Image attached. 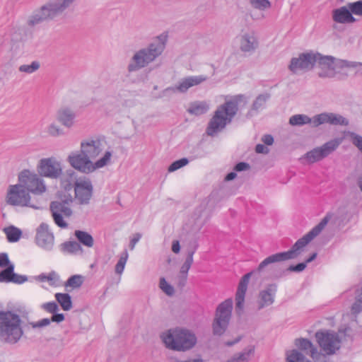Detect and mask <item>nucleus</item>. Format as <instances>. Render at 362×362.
I'll return each mask as SVG.
<instances>
[{"instance_id":"nucleus-1","label":"nucleus","mask_w":362,"mask_h":362,"mask_svg":"<svg viewBox=\"0 0 362 362\" xmlns=\"http://www.w3.org/2000/svg\"><path fill=\"white\" fill-rule=\"evenodd\" d=\"M330 218L331 215L327 214L317 226L311 229L310 231L298 239L289 250L276 253L267 257L259 264L256 271L245 274L239 282L235 294L236 311L241 312L243 309L245 296L247 291V285L253 272H261L270 264L292 259L297 257L300 255L303 248L322 232Z\"/></svg>"},{"instance_id":"nucleus-2","label":"nucleus","mask_w":362,"mask_h":362,"mask_svg":"<svg viewBox=\"0 0 362 362\" xmlns=\"http://www.w3.org/2000/svg\"><path fill=\"white\" fill-rule=\"evenodd\" d=\"M103 146L99 139H86L81 141L80 151H72L67 157V162L75 170L89 174L103 168L110 160L112 153L105 151L104 156L93 162L103 151Z\"/></svg>"},{"instance_id":"nucleus-3","label":"nucleus","mask_w":362,"mask_h":362,"mask_svg":"<svg viewBox=\"0 0 362 362\" xmlns=\"http://www.w3.org/2000/svg\"><path fill=\"white\" fill-rule=\"evenodd\" d=\"M242 103L243 105L247 104V97L243 94H238L231 96L229 100L219 105L208 123L206 129L207 135L214 136L230 124L238 112V105Z\"/></svg>"},{"instance_id":"nucleus-4","label":"nucleus","mask_w":362,"mask_h":362,"mask_svg":"<svg viewBox=\"0 0 362 362\" xmlns=\"http://www.w3.org/2000/svg\"><path fill=\"white\" fill-rule=\"evenodd\" d=\"M166 37L160 35L156 40L151 42L147 47L136 51L127 66L128 72L137 71L153 62L163 52Z\"/></svg>"},{"instance_id":"nucleus-5","label":"nucleus","mask_w":362,"mask_h":362,"mask_svg":"<svg viewBox=\"0 0 362 362\" xmlns=\"http://www.w3.org/2000/svg\"><path fill=\"white\" fill-rule=\"evenodd\" d=\"M75 0H49L29 16L27 24L35 27L45 21H49L62 13Z\"/></svg>"},{"instance_id":"nucleus-6","label":"nucleus","mask_w":362,"mask_h":362,"mask_svg":"<svg viewBox=\"0 0 362 362\" xmlns=\"http://www.w3.org/2000/svg\"><path fill=\"white\" fill-rule=\"evenodd\" d=\"M21 320L18 314L0 310V342L17 343L23 335Z\"/></svg>"},{"instance_id":"nucleus-7","label":"nucleus","mask_w":362,"mask_h":362,"mask_svg":"<svg viewBox=\"0 0 362 362\" xmlns=\"http://www.w3.org/2000/svg\"><path fill=\"white\" fill-rule=\"evenodd\" d=\"M160 337L165 346L175 351H185L191 349L197 343V337L194 333L181 328L169 329Z\"/></svg>"},{"instance_id":"nucleus-8","label":"nucleus","mask_w":362,"mask_h":362,"mask_svg":"<svg viewBox=\"0 0 362 362\" xmlns=\"http://www.w3.org/2000/svg\"><path fill=\"white\" fill-rule=\"evenodd\" d=\"M73 198L69 194H64L59 200L52 201L49 204V209L55 224L62 228L68 227V223L64 218H70L73 214L70 207Z\"/></svg>"},{"instance_id":"nucleus-9","label":"nucleus","mask_w":362,"mask_h":362,"mask_svg":"<svg viewBox=\"0 0 362 362\" xmlns=\"http://www.w3.org/2000/svg\"><path fill=\"white\" fill-rule=\"evenodd\" d=\"M232 309L233 301L230 298L218 305L212 323L214 335L221 336L226 331L230 320Z\"/></svg>"},{"instance_id":"nucleus-10","label":"nucleus","mask_w":362,"mask_h":362,"mask_svg":"<svg viewBox=\"0 0 362 362\" xmlns=\"http://www.w3.org/2000/svg\"><path fill=\"white\" fill-rule=\"evenodd\" d=\"M6 201L11 206H29L35 209L40 208L36 203L32 202L30 193L19 183L8 187Z\"/></svg>"},{"instance_id":"nucleus-11","label":"nucleus","mask_w":362,"mask_h":362,"mask_svg":"<svg viewBox=\"0 0 362 362\" xmlns=\"http://www.w3.org/2000/svg\"><path fill=\"white\" fill-rule=\"evenodd\" d=\"M18 183L29 193L40 195L46 191V186L42 178L29 170H24L18 175Z\"/></svg>"},{"instance_id":"nucleus-12","label":"nucleus","mask_w":362,"mask_h":362,"mask_svg":"<svg viewBox=\"0 0 362 362\" xmlns=\"http://www.w3.org/2000/svg\"><path fill=\"white\" fill-rule=\"evenodd\" d=\"M317 341L326 354L331 355L340 348L341 339L337 333L325 330L318 331L315 333Z\"/></svg>"},{"instance_id":"nucleus-13","label":"nucleus","mask_w":362,"mask_h":362,"mask_svg":"<svg viewBox=\"0 0 362 362\" xmlns=\"http://www.w3.org/2000/svg\"><path fill=\"white\" fill-rule=\"evenodd\" d=\"M340 141L337 139L330 140L320 147H316L305 154V158L310 163H314L327 157L339 146Z\"/></svg>"},{"instance_id":"nucleus-14","label":"nucleus","mask_w":362,"mask_h":362,"mask_svg":"<svg viewBox=\"0 0 362 362\" xmlns=\"http://www.w3.org/2000/svg\"><path fill=\"white\" fill-rule=\"evenodd\" d=\"M315 66L314 52L300 53L298 57H293L288 65V69L294 74L299 71H308Z\"/></svg>"},{"instance_id":"nucleus-15","label":"nucleus","mask_w":362,"mask_h":362,"mask_svg":"<svg viewBox=\"0 0 362 362\" xmlns=\"http://www.w3.org/2000/svg\"><path fill=\"white\" fill-rule=\"evenodd\" d=\"M37 171L41 176L52 179H57L62 174L61 163L53 157L41 159Z\"/></svg>"},{"instance_id":"nucleus-16","label":"nucleus","mask_w":362,"mask_h":362,"mask_svg":"<svg viewBox=\"0 0 362 362\" xmlns=\"http://www.w3.org/2000/svg\"><path fill=\"white\" fill-rule=\"evenodd\" d=\"M315 65L317 64L320 69L318 76L320 78H333L334 72V57L332 56H323L321 54L314 53Z\"/></svg>"},{"instance_id":"nucleus-17","label":"nucleus","mask_w":362,"mask_h":362,"mask_svg":"<svg viewBox=\"0 0 362 362\" xmlns=\"http://www.w3.org/2000/svg\"><path fill=\"white\" fill-rule=\"evenodd\" d=\"M207 77L203 75L188 76L181 79L176 86L166 88L165 90H163V93H185L191 87L197 86L205 81Z\"/></svg>"},{"instance_id":"nucleus-18","label":"nucleus","mask_w":362,"mask_h":362,"mask_svg":"<svg viewBox=\"0 0 362 362\" xmlns=\"http://www.w3.org/2000/svg\"><path fill=\"white\" fill-rule=\"evenodd\" d=\"M75 199L80 204H87L92 197L93 185L90 180L76 181L74 185Z\"/></svg>"},{"instance_id":"nucleus-19","label":"nucleus","mask_w":362,"mask_h":362,"mask_svg":"<svg viewBox=\"0 0 362 362\" xmlns=\"http://www.w3.org/2000/svg\"><path fill=\"white\" fill-rule=\"evenodd\" d=\"M324 124L331 125L348 126L349 120L342 115L333 112H322L315 115L314 127Z\"/></svg>"},{"instance_id":"nucleus-20","label":"nucleus","mask_w":362,"mask_h":362,"mask_svg":"<svg viewBox=\"0 0 362 362\" xmlns=\"http://www.w3.org/2000/svg\"><path fill=\"white\" fill-rule=\"evenodd\" d=\"M54 235L49 230V226L45 223H42L37 229L35 241L38 246L42 248L50 250L54 245Z\"/></svg>"},{"instance_id":"nucleus-21","label":"nucleus","mask_w":362,"mask_h":362,"mask_svg":"<svg viewBox=\"0 0 362 362\" xmlns=\"http://www.w3.org/2000/svg\"><path fill=\"white\" fill-rule=\"evenodd\" d=\"M277 291V285L271 284L261 291L259 293V300L257 301V310H260L264 307L271 305L274 302V298Z\"/></svg>"},{"instance_id":"nucleus-22","label":"nucleus","mask_w":362,"mask_h":362,"mask_svg":"<svg viewBox=\"0 0 362 362\" xmlns=\"http://www.w3.org/2000/svg\"><path fill=\"white\" fill-rule=\"evenodd\" d=\"M295 344L301 351L305 352L306 354L310 355L313 360L317 361L320 358H325V356L318 352L317 347H315L312 342L305 338L296 339Z\"/></svg>"},{"instance_id":"nucleus-23","label":"nucleus","mask_w":362,"mask_h":362,"mask_svg":"<svg viewBox=\"0 0 362 362\" xmlns=\"http://www.w3.org/2000/svg\"><path fill=\"white\" fill-rule=\"evenodd\" d=\"M333 21L339 23H351L356 22V18L353 16V13L346 6H341L332 11Z\"/></svg>"},{"instance_id":"nucleus-24","label":"nucleus","mask_w":362,"mask_h":362,"mask_svg":"<svg viewBox=\"0 0 362 362\" xmlns=\"http://www.w3.org/2000/svg\"><path fill=\"white\" fill-rule=\"evenodd\" d=\"M258 45V40L253 34L245 33L240 37V49L243 52L252 53Z\"/></svg>"},{"instance_id":"nucleus-25","label":"nucleus","mask_w":362,"mask_h":362,"mask_svg":"<svg viewBox=\"0 0 362 362\" xmlns=\"http://www.w3.org/2000/svg\"><path fill=\"white\" fill-rule=\"evenodd\" d=\"M75 117V112L68 107H62L57 112V121L67 128L74 125Z\"/></svg>"},{"instance_id":"nucleus-26","label":"nucleus","mask_w":362,"mask_h":362,"mask_svg":"<svg viewBox=\"0 0 362 362\" xmlns=\"http://www.w3.org/2000/svg\"><path fill=\"white\" fill-rule=\"evenodd\" d=\"M271 95L268 93L259 94L253 101L251 108L246 116L250 118L257 115L259 110H263L266 106L267 101L270 98Z\"/></svg>"},{"instance_id":"nucleus-27","label":"nucleus","mask_w":362,"mask_h":362,"mask_svg":"<svg viewBox=\"0 0 362 362\" xmlns=\"http://www.w3.org/2000/svg\"><path fill=\"white\" fill-rule=\"evenodd\" d=\"M59 248L64 254L75 255L83 252L82 247L76 241H66L59 245Z\"/></svg>"},{"instance_id":"nucleus-28","label":"nucleus","mask_w":362,"mask_h":362,"mask_svg":"<svg viewBox=\"0 0 362 362\" xmlns=\"http://www.w3.org/2000/svg\"><path fill=\"white\" fill-rule=\"evenodd\" d=\"M315 116L312 118L306 115H295L290 117L289 124L293 126H302L307 124H310L314 127Z\"/></svg>"},{"instance_id":"nucleus-29","label":"nucleus","mask_w":362,"mask_h":362,"mask_svg":"<svg viewBox=\"0 0 362 362\" xmlns=\"http://www.w3.org/2000/svg\"><path fill=\"white\" fill-rule=\"evenodd\" d=\"M355 301L351 308L353 315H358L362 311V286L358 285L355 287Z\"/></svg>"},{"instance_id":"nucleus-30","label":"nucleus","mask_w":362,"mask_h":362,"mask_svg":"<svg viewBox=\"0 0 362 362\" xmlns=\"http://www.w3.org/2000/svg\"><path fill=\"white\" fill-rule=\"evenodd\" d=\"M209 110V106L206 102L196 101L191 103L187 112L191 115H202L205 114Z\"/></svg>"},{"instance_id":"nucleus-31","label":"nucleus","mask_w":362,"mask_h":362,"mask_svg":"<svg viewBox=\"0 0 362 362\" xmlns=\"http://www.w3.org/2000/svg\"><path fill=\"white\" fill-rule=\"evenodd\" d=\"M74 235L77 238L78 243L88 247L93 246L94 240L92 235L88 232L76 230L74 232Z\"/></svg>"},{"instance_id":"nucleus-32","label":"nucleus","mask_w":362,"mask_h":362,"mask_svg":"<svg viewBox=\"0 0 362 362\" xmlns=\"http://www.w3.org/2000/svg\"><path fill=\"white\" fill-rule=\"evenodd\" d=\"M197 248V245H194L193 248L189 249L187 250L185 261L180 270V274L188 276V272L193 263V255L195 253Z\"/></svg>"},{"instance_id":"nucleus-33","label":"nucleus","mask_w":362,"mask_h":362,"mask_svg":"<svg viewBox=\"0 0 362 362\" xmlns=\"http://www.w3.org/2000/svg\"><path fill=\"white\" fill-rule=\"evenodd\" d=\"M255 347L250 346L245 348L242 352L234 356L233 358L227 362H248L250 357L254 354Z\"/></svg>"},{"instance_id":"nucleus-34","label":"nucleus","mask_w":362,"mask_h":362,"mask_svg":"<svg viewBox=\"0 0 362 362\" xmlns=\"http://www.w3.org/2000/svg\"><path fill=\"white\" fill-rule=\"evenodd\" d=\"M55 298L64 310L68 311L72 308L71 297L69 293H57Z\"/></svg>"},{"instance_id":"nucleus-35","label":"nucleus","mask_w":362,"mask_h":362,"mask_svg":"<svg viewBox=\"0 0 362 362\" xmlns=\"http://www.w3.org/2000/svg\"><path fill=\"white\" fill-rule=\"evenodd\" d=\"M4 232L6 235L8 241L10 243L17 242L22 235V231L13 226L4 228Z\"/></svg>"},{"instance_id":"nucleus-36","label":"nucleus","mask_w":362,"mask_h":362,"mask_svg":"<svg viewBox=\"0 0 362 362\" xmlns=\"http://www.w3.org/2000/svg\"><path fill=\"white\" fill-rule=\"evenodd\" d=\"M0 272V282L11 283L15 266L11 262Z\"/></svg>"},{"instance_id":"nucleus-37","label":"nucleus","mask_w":362,"mask_h":362,"mask_svg":"<svg viewBox=\"0 0 362 362\" xmlns=\"http://www.w3.org/2000/svg\"><path fill=\"white\" fill-rule=\"evenodd\" d=\"M37 279L42 282L48 281L50 286H57L59 281V276L54 271H52L47 275L45 274H40Z\"/></svg>"},{"instance_id":"nucleus-38","label":"nucleus","mask_w":362,"mask_h":362,"mask_svg":"<svg viewBox=\"0 0 362 362\" xmlns=\"http://www.w3.org/2000/svg\"><path fill=\"white\" fill-rule=\"evenodd\" d=\"M84 277L80 274H75L70 276L65 282L64 286L66 288L71 287L73 289L80 288L83 283Z\"/></svg>"},{"instance_id":"nucleus-39","label":"nucleus","mask_w":362,"mask_h":362,"mask_svg":"<svg viewBox=\"0 0 362 362\" xmlns=\"http://www.w3.org/2000/svg\"><path fill=\"white\" fill-rule=\"evenodd\" d=\"M287 362H310L305 356L298 351L293 349L286 354Z\"/></svg>"},{"instance_id":"nucleus-40","label":"nucleus","mask_w":362,"mask_h":362,"mask_svg":"<svg viewBox=\"0 0 362 362\" xmlns=\"http://www.w3.org/2000/svg\"><path fill=\"white\" fill-rule=\"evenodd\" d=\"M252 8L261 11L271 8L272 4L269 0H248Z\"/></svg>"},{"instance_id":"nucleus-41","label":"nucleus","mask_w":362,"mask_h":362,"mask_svg":"<svg viewBox=\"0 0 362 362\" xmlns=\"http://www.w3.org/2000/svg\"><path fill=\"white\" fill-rule=\"evenodd\" d=\"M47 133L52 137H59L65 135L64 129L55 123H52L47 126Z\"/></svg>"},{"instance_id":"nucleus-42","label":"nucleus","mask_w":362,"mask_h":362,"mask_svg":"<svg viewBox=\"0 0 362 362\" xmlns=\"http://www.w3.org/2000/svg\"><path fill=\"white\" fill-rule=\"evenodd\" d=\"M159 287L166 295L169 296H172L175 293L173 286L169 284L164 277L160 279Z\"/></svg>"},{"instance_id":"nucleus-43","label":"nucleus","mask_w":362,"mask_h":362,"mask_svg":"<svg viewBox=\"0 0 362 362\" xmlns=\"http://www.w3.org/2000/svg\"><path fill=\"white\" fill-rule=\"evenodd\" d=\"M128 258V252L125 250L122 256L119 257L116 266H115V273L118 274H121L124 269Z\"/></svg>"},{"instance_id":"nucleus-44","label":"nucleus","mask_w":362,"mask_h":362,"mask_svg":"<svg viewBox=\"0 0 362 362\" xmlns=\"http://www.w3.org/2000/svg\"><path fill=\"white\" fill-rule=\"evenodd\" d=\"M189 163V160L187 158H182L181 159L177 160L174 162H173L170 166L168 167V172L172 173L174 172L186 165H187Z\"/></svg>"},{"instance_id":"nucleus-45","label":"nucleus","mask_w":362,"mask_h":362,"mask_svg":"<svg viewBox=\"0 0 362 362\" xmlns=\"http://www.w3.org/2000/svg\"><path fill=\"white\" fill-rule=\"evenodd\" d=\"M40 68V63L37 61L33 62L30 64H23L20 66L19 71L28 74H32Z\"/></svg>"},{"instance_id":"nucleus-46","label":"nucleus","mask_w":362,"mask_h":362,"mask_svg":"<svg viewBox=\"0 0 362 362\" xmlns=\"http://www.w3.org/2000/svg\"><path fill=\"white\" fill-rule=\"evenodd\" d=\"M348 8L353 14L362 16V0L348 3Z\"/></svg>"},{"instance_id":"nucleus-47","label":"nucleus","mask_w":362,"mask_h":362,"mask_svg":"<svg viewBox=\"0 0 362 362\" xmlns=\"http://www.w3.org/2000/svg\"><path fill=\"white\" fill-rule=\"evenodd\" d=\"M41 308L44 310L47 311V313H52V314L54 313H56L59 310V306H58L57 303H55L54 301L43 303L41 305Z\"/></svg>"},{"instance_id":"nucleus-48","label":"nucleus","mask_w":362,"mask_h":362,"mask_svg":"<svg viewBox=\"0 0 362 362\" xmlns=\"http://www.w3.org/2000/svg\"><path fill=\"white\" fill-rule=\"evenodd\" d=\"M350 136L352 144L362 153V136L354 132H351Z\"/></svg>"},{"instance_id":"nucleus-49","label":"nucleus","mask_w":362,"mask_h":362,"mask_svg":"<svg viewBox=\"0 0 362 362\" xmlns=\"http://www.w3.org/2000/svg\"><path fill=\"white\" fill-rule=\"evenodd\" d=\"M306 268V264L304 262H300L297 264L296 265H290L287 269V272H301Z\"/></svg>"},{"instance_id":"nucleus-50","label":"nucleus","mask_w":362,"mask_h":362,"mask_svg":"<svg viewBox=\"0 0 362 362\" xmlns=\"http://www.w3.org/2000/svg\"><path fill=\"white\" fill-rule=\"evenodd\" d=\"M28 281V277L25 275H21L13 272L11 283L16 284H21Z\"/></svg>"},{"instance_id":"nucleus-51","label":"nucleus","mask_w":362,"mask_h":362,"mask_svg":"<svg viewBox=\"0 0 362 362\" xmlns=\"http://www.w3.org/2000/svg\"><path fill=\"white\" fill-rule=\"evenodd\" d=\"M51 320L49 318H43L36 322H32L30 325L33 328H40L42 327L47 326L50 324Z\"/></svg>"},{"instance_id":"nucleus-52","label":"nucleus","mask_w":362,"mask_h":362,"mask_svg":"<svg viewBox=\"0 0 362 362\" xmlns=\"http://www.w3.org/2000/svg\"><path fill=\"white\" fill-rule=\"evenodd\" d=\"M11 262L6 252L0 253V267L4 268Z\"/></svg>"},{"instance_id":"nucleus-53","label":"nucleus","mask_w":362,"mask_h":362,"mask_svg":"<svg viewBox=\"0 0 362 362\" xmlns=\"http://www.w3.org/2000/svg\"><path fill=\"white\" fill-rule=\"evenodd\" d=\"M250 168V165L245 162H240L237 163L234 167V170L238 172H241L243 170H247Z\"/></svg>"},{"instance_id":"nucleus-54","label":"nucleus","mask_w":362,"mask_h":362,"mask_svg":"<svg viewBox=\"0 0 362 362\" xmlns=\"http://www.w3.org/2000/svg\"><path fill=\"white\" fill-rule=\"evenodd\" d=\"M64 315L63 313H57V312L52 313V316L50 319L51 322L60 323L64 320Z\"/></svg>"},{"instance_id":"nucleus-55","label":"nucleus","mask_w":362,"mask_h":362,"mask_svg":"<svg viewBox=\"0 0 362 362\" xmlns=\"http://www.w3.org/2000/svg\"><path fill=\"white\" fill-rule=\"evenodd\" d=\"M342 66L348 68H356L358 66H362L361 62H351L347 60H343L341 62Z\"/></svg>"},{"instance_id":"nucleus-56","label":"nucleus","mask_w":362,"mask_h":362,"mask_svg":"<svg viewBox=\"0 0 362 362\" xmlns=\"http://www.w3.org/2000/svg\"><path fill=\"white\" fill-rule=\"evenodd\" d=\"M255 151L257 153L267 154L269 150L264 144H258L255 146Z\"/></svg>"},{"instance_id":"nucleus-57","label":"nucleus","mask_w":362,"mask_h":362,"mask_svg":"<svg viewBox=\"0 0 362 362\" xmlns=\"http://www.w3.org/2000/svg\"><path fill=\"white\" fill-rule=\"evenodd\" d=\"M262 141L266 145L270 146L274 143V138L271 134H265L262 137Z\"/></svg>"},{"instance_id":"nucleus-58","label":"nucleus","mask_w":362,"mask_h":362,"mask_svg":"<svg viewBox=\"0 0 362 362\" xmlns=\"http://www.w3.org/2000/svg\"><path fill=\"white\" fill-rule=\"evenodd\" d=\"M187 276L180 274L178 276L177 286L182 288L187 282Z\"/></svg>"},{"instance_id":"nucleus-59","label":"nucleus","mask_w":362,"mask_h":362,"mask_svg":"<svg viewBox=\"0 0 362 362\" xmlns=\"http://www.w3.org/2000/svg\"><path fill=\"white\" fill-rule=\"evenodd\" d=\"M141 238V234H140V233H136L134 235L133 238L130 241L131 249H133L134 247L135 244L139 241Z\"/></svg>"},{"instance_id":"nucleus-60","label":"nucleus","mask_w":362,"mask_h":362,"mask_svg":"<svg viewBox=\"0 0 362 362\" xmlns=\"http://www.w3.org/2000/svg\"><path fill=\"white\" fill-rule=\"evenodd\" d=\"M172 251L176 254L180 251V245L178 240H174L172 244Z\"/></svg>"},{"instance_id":"nucleus-61","label":"nucleus","mask_w":362,"mask_h":362,"mask_svg":"<svg viewBox=\"0 0 362 362\" xmlns=\"http://www.w3.org/2000/svg\"><path fill=\"white\" fill-rule=\"evenodd\" d=\"M173 362H204V361L201 358H189L185 361L175 360Z\"/></svg>"},{"instance_id":"nucleus-62","label":"nucleus","mask_w":362,"mask_h":362,"mask_svg":"<svg viewBox=\"0 0 362 362\" xmlns=\"http://www.w3.org/2000/svg\"><path fill=\"white\" fill-rule=\"evenodd\" d=\"M236 175L235 172H230L226 175L224 180L225 181H231L235 178Z\"/></svg>"},{"instance_id":"nucleus-63","label":"nucleus","mask_w":362,"mask_h":362,"mask_svg":"<svg viewBox=\"0 0 362 362\" xmlns=\"http://www.w3.org/2000/svg\"><path fill=\"white\" fill-rule=\"evenodd\" d=\"M317 257V253L316 252H314L313 253L305 262L304 263H305L306 264L308 263H310L311 262H313Z\"/></svg>"},{"instance_id":"nucleus-64","label":"nucleus","mask_w":362,"mask_h":362,"mask_svg":"<svg viewBox=\"0 0 362 362\" xmlns=\"http://www.w3.org/2000/svg\"><path fill=\"white\" fill-rule=\"evenodd\" d=\"M357 184L362 192V176L359 177L357 181Z\"/></svg>"}]
</instances>
